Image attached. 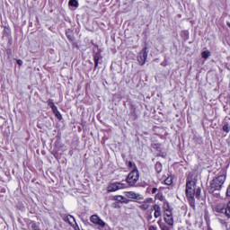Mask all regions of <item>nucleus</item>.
Returning a JSON list of instances; mask_svg holds the SVG:
<instances>
[{"label":"nucleus","instance_id":"15","mask_svg":"<svg viewBox=\"0 0 230 230\" xmlns=\"http://www.w3.org/2000/svg\"><path fill=\"white\" fill-rule=\"evenodd\" d=\"M66 36L68 39L69 42H74V40H75V32H73V30H71V29L66 30Z\"/></svg>","mask_w":230,"mask_h":230},{"label":"nucleus","instance_id":"12","mask_svg":"<svg viewBox=\"0 0 230 230\" xmlns=\"http://www.w3.org/2000/svg\"><path fill=\"white\" fill-rule=\"evenodd\" d=\"M2 35L3 39H12V30L10 27L4 26Z\"/></svg>","mask_w":230,"mask_h":230},{"label":"nucleus","instance_id":"10","mask_svg":"<svg viewBox=\"0 0 230 230\" xmlns=\"http://www.w3.org/2000/svg\"><path fill=\"white\" fill-rule=\"evenodd\" d=\"M212 209H213L214 213L222 214L226 211V204L217 203L212 206Z\"/></svg>","mask_w":230,"mask_h":230},{"label":"nucleus","instance_id":"22","mask_svg":"<svg viewBox=\"0 0 230 230\" xmlns=\"http://www.w3.org/2000/svg\"><path fill=\"white\" fill-rule=\"evenodd\" d=\"M164 184H166V186H172V184H173V176H172V175L168 176L164 180Z\"/></svg>","mask_w":230,"mask_h":230},{"label":"nucleus","instance_id":"21","mask_svg":"<svg viewBox=\"0 0 230 230\" xmlns=\"http://www.w3.org/2000/svg\"><path fill=\"white\" fill-rule=\"evenodd\" d=\"M225 215L226 218H230V200L225 205Z\"/></svg>","mask_w":230,"mask_h":230},{"label":"nucleus","instance_id":"17","mask_svg":"<svg viewBox=\"0 0 230 230\" xmlns=\"http://www.w3.org/2000/svg\"><path fill=\"white\" fill-rule=\"evenodd\" d=\"M107 190L109 191V193H112L114 191H118V184L116 182L111 183L108 187Z\"/></svg>","mask_w":230,"mask_h":230},{"label":"nucleus","instance_id":"11","mask_svg":"<svg viewBox=\"0 0 230 230\" xmlns=\"http://www.w3.org/2000/svg\"><path fill=\"white\" fill-rule=\"evenodd\" d=\"M155 211L154 217L155 218H159L163 215V211L161 210V206L158 204L153 205V208H151V212Z\"/></svg>","mask_w":230,"mask_h":230},{"label":"nucleus","instance_id":"30","mask_svg":"<svg viewBox=\"0 0 230 230\" xmlns=\"http://www.w3.org/2000/svg\"><path fill=\"white\" fill-rule=\"evenodd\" d=\"M151 193L152 195H155V193H157V188H153Z\"/></svg>","mask_w":230,"mask_h":230},{"label":"nucleus","instance_id":"1","mask_svg":"<svg viewBox=\"0 0 230 230\" xmlns=\"http://www.w3.org/2000/svg\"><path fill=\"white\" fill-rule=\"evenodd\" d=\"M201 190L200 187L197 188V182L190 178L186 179L185 185V195L189 202V205L192 209H195V197L196 199H200Z\"/></svg>","mask_w":230,"mask_h":230},{"label":"nucleus","instance_id":"23","mask_svg":"<svg viewBox=\"0 0 230 230\" xmlns=\"http://www.w3.org/2000/svg\"><path fill=\"white\" fill-rule=\"evenodd\" d=\"M114 200H118V202H125L127 203V198L124 196L117 195L113 197Z\"/></svg>","mask_w":230,"mask_h":230},{"label":"nucleus","instance_id":"3","mask_svg":"<svg viewBox=\"0 0 230 230\" xmlns=\"http://www.w3.org/2000/svg\"><path fill=\"white\" fill-rule=\"evenodd\" d=\"M163 213H164V221L170 227H173V211L172 210V207H170V202L164 201L162 206Z\"/></svg>","mask_w":230,"mask_h":230},{"label":"nucleus","instance_id":"6","mask_svg":"<svg viewBox=\"0 0 230 230\" xmlns=\"http://www.w3.org/2000/svg\"><path fill=\"white\" fill-rule=\"evenodd\" d=\"M48 105L51 109L57 119H58V121H62V119H64V118L62 117V113H60V111H58V108L55 105V102H53L52 99L48 100Z\"/></svg>","mask_w":230,"mask_h":230},{"label":"nucleus","instance_id":"5","mask_svg":"<svg viewBox=\"0 0 230 230\" xmlns=\"http://www.w3.org/2000/svg\"><path fill=\"white\" fill-rule=\"evenodd\" d=\"M148 58V47H144L137 57V60L139 66H145L146 59Z\"/></svg>","mask_w":230,"mask_h":230},{"label":"nucleus","instance_id":"16","mask_svg":"<svg viewBox=\"0 0 230 230\" xmlns=\"http://www.w3.org/2000/svg\"><path fill=\"white\" fill-rule=\"evenodd\" d=\"M100 58H102V57L100 56L99 53H95L93 55V61H94V71H96V69H98V66L100 64Z\"/></svg>","mask_w":230,"mask_h":230},{"label":"nucleus","instance_id":"13","mask_svg":"<svg viewBox=\"0 0 230 230\" xmlns=\"http://www.w3.org/2000/svg\"><path fill=\"white\" fill-rule=\"evenodd\" d=\"M129 111L131 116L134 117V119H137V108L136 107V104H130Z\"/></svg>","mask_w":230,"mask_h":230},{"label":"nucleus","instance_id":"9","mask_svg":"<svg viewBox=\"0 0 230 230\" xmlns=\"http://www.w3.org/2000/svg\"><path fill=\"white\" fill-rule=\"evenodd\" d=\"M64 220L65 222H67L74 230H80V226H78V224H76V220L72 215H67Z\"/></svg>","mask_w":230,"mask_h":230},{"label":"nucleus","instance_id":"20","mask_svg":"<svg viewBox=\"0 0 230 230\" xmlns=\"http://www.w3.org/2000/svg\"><path fill=\"white\" fill-rule=\"evenodd\" d=\"M155 170L156 173H161V172H163V164H161V162H156L155 164Z\"/></svg>","mask_w":230,"mask_h":230},{"label":"nucleus","instance_id":"14","mask_svg":"<svg viewBox=\"0 0 230 230\" xmlns=\"http://www.w3.org/2000/svg\"><path fill=\"white\" fill-rule=\"evenodd\" d=\"M117 188L118 190H127V188H130V186L128 185V183L126 181H117Z\"/></svg>","mask_w":230,"mask_h":230},{"label":"nucleus","instance_id":"29","mask_svg":"<svg viewBox=\"0 0 230 230\" xmlns=\"http://www.w3.org/2000/svg\"><path fill=\"white\" fill-rule=\"evenodd\" d=\"M182 35L184 36V37H189V35H190V32L188 31H182Z\"/></svg>","mask_w":230,"mask_h":230},{"label":"nucleus","instance_id":"4","mask_svg":"<svg viewBox=\"0 0 230 230\" xmlns=\"http://www.w3.org/2000/svg\"><path fill=\"white\" fill-rule=\"evenodd\" d=\"M137 181H139V171L137 168H135L128 174L126 182L129 188H135L136 184H137Z\"/></svg>","mask_w":230,"mask_h":230},{"label":"nucleus","instance_id":"7","mask_svg":"<svg viewBox=\"0 0 230 230\" xmlns=\"http://www.w3.org/2000/svg\"><path fill=\"white\" fill-rule=\"evenodd\" d=\"M90 222L94 226H98L99 227H102V229L103 227H105V226H107V223H105V221L100 218V217L96 214L92 215L90 217Z\"/></svg>","mask_w":230,"mask_h":230},{"label":"nucleus","instance_id":"28","mask_svg":"<svg viewBox=\"0 0 230 230\" xmlns=\"http://www.w3.org/2000/svg\"><path fill=\"white\" fill-rule=\"evenodd\" d=\"M31 229L32 230H40V228L39 227V226H37V223H35V222H32Z\"/></svg>","mask_w":230,"mask_h":230},{"label":"nucleus","instance_id":"19","mask_svg":"<svg viewBox=\"0 0 230 230\" xmlns=\"http://www.w3.org/2000/svg\"><path fill=\"white\" fill-rule=\"evenodd\" d=\"M155 199L160 200V202H164L163 204H164V202H168V200H166V199L164 198V195H163V192H158L157 194H155Z\"/></svg>","mask_w":230,"mask_h":230},{"label":"nucleus","instance_id":"32","mask_svg":"<svg viewBox=\"0 0 230 230\" xmlns=\"http://www.w3.org/2000/svg\"><path fill=\"white\" fill-rule=\"evenodd\" d=\"M18 66H22V61L21 59H17Z\"/></svg>","mask_w":230,"mask_h":230},{"label":"nucleus","instance_id":"2","mask_svg":"<svg viewBox=\"0 0 230 230\" xmlns=\"http://www.w3.org/2000/svg\"><path fill=\"white\" fill-rule=\"evenodd\" d=\"M226 179H227V171L226 169H221L219 174L210 181L208 193L213 195L215 191H220V190L224 188Z\"/></svg>","mask_w":230,"mask_h":230},{"label":"nucleus","instance_id":"27","mask_svg":"<svg viewBox=\"0 0 230 230\" xmlns=\"http://www.w3.org/2000/svg\"><path fill=\"white\" fill-rule=\"evenodd\" d=\"M128 168H133V170H136V168H137L136 164H134V162H132V161L128 162Z\"/></svg>","mask_w":230,"mask_h":230},{"label":"nucleus","instance_id":"31","mask_svg":"<svg viewBox=\"0 0 230 230\" xmlns=\"http://www.w3.org/2000/svg\"><path fill=\"white\" fill-rule=\"evenodd\" d=\"M148 230H157V226H149Z\"/></svg>","mask_w":230,"mask_h":230},{"label":"nucleus","instance_id":"25","mask_svg":"<svg viewBox=\"0 0 230 230\" xmlns=\"http://www.w3.org/2000/svg\"><path fill=\"white\" fill-rule=\"evenodd\" d=\"M202 58L208 59L209 57H211V52L209 50H205L201 53Z\"/></svg>","mask_w":230,"mask_h":230},{"label":"nucleus","instance_id":"26","mask_svg":"<svg viewBox=\"0 0 230 230\" xmlns=\"http://www.w3.org/2000/svg\"><path fill=\"white\" fill-rule=\"evenodd\" d=\"M69 6H74L75 8H78V1L77 0H69Z\"/></svg>","mask_w":230,"mask_h":230},{"label":"nucleus","instance_id":"24","mask_svg":"<svg viewBox=\"0 0 230 230\" xmlns=\"http://www.w3.org/2000/svg\"><path fill=\"white\" fill-rule=\"evenodd\" d=\"M222 130H223V132H226V134H229V132H230V125L227 122H226L223 125Z\"/></svg>","mask_w":230,"mask_h":230},{"label":"nucleus","instance_id":"18","mask_svg":"<svg viewBox=\"0 0 230 230\" xmlns=\"http://www.w3.org/2000/svg\"><path fill=\"white\" fill-rule=\"evenodd\" d=\"M126 197L128 199H137L139 198V194L134 192V191H126Z\"/></svg>","mask_w":230,"mask_h":230},{"label":"nucleus","instance_id":"33","mask_svg":"<svg viewBox=\"0 0 230 230\" xmlns=\"http://www.w3.org/2000/svg\"><path fill=\"white\" fill-rule=\"evenodd\" d=\"M148 220H152V215L148 216Z\"/></svg>","mask_w":230,"mask_h":230},{"label":"nucleus","instance_id":"8","mask_svg":"<svg viewBox=\"0 0 230 230\" xmlns=\"http://www.w3.org/2000/svg\"><path fill=\"white\" fill-rule=\"evenodd\" d=\"M152 206H154V199L146 198L144 201L140 202L138 208L142 211H146V209H150V208L152 209Z\"/></svg>","mask_w":230,"mask_h":230}]
</instances>
